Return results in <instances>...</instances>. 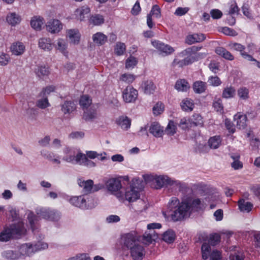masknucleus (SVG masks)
Listing matches in <instances>:
<instances>
[{"label":"nucleus","instance_id":"nucleus-29","mask_svg":"<svg viewBox=\"0 0 260 260\" xmlns=\"http://www.w3.org/2000/svg\"><path fill=\"white\" fill-rule=\"evenodd\" d=\"M6 20L9 24L15 26L21 22V18L18 14L13 12L10 13L7 15Z\"/></svg>","mask_w":260,"mask_h":260},{"label":"nucleus","instance_id":"nucleus-16","mask_svg":"<svg viewBox=\"0 0 260 260\" xmlns=\"http://www.w3.org/2000/svg\"><path fill=\"white\" fill-rule=\"evenodd\" d=\"M152 16L156 18H159L161 16L160 9L157 5H154L152 7L149 14L147 16V24L149 28H151L153 26V23L152 20Z\"/></svg>","mask_w":260,"mask_h":260},{"label":"nucleus","instance_id":"nucleus-63","mask_svg":"<svg viewBox=\"0 0 260 260\" xmlns=\"http://www.w3.org/2000/svg\"><path fill=\"white\" fill-rule=\"evenodd\" d=\"M221 31L224 34L228 36H236L237 35V33L235 30L228 27H222Z\"/></svg>","mask_w":260,"mask_h":260},{"label":"nucleus","instance_id":"nucleus-37","mask_svg":"<svg viewBox=\"0 0 260 260\" xmlns=\"http://www.w3.org/2000/svg\"><path fill=\"white\" fill-rule=\"evenodd\" d=\"M189 88L188 83L184 79L178 80L175 85V88L178 91H186Z\"/></svg>","mask_w":260,"mask_h":260},{"label":"nucleus","instance_id":"nucleus-46","mask_svg":"<svg viewBox=\"0 0 260 260\" xmlns=\"http://www.w3.org/2000/svg\"><path fill=\"white\" fill-rule=\"evenodd\" d=\"M90 23L94 25H100L104 22V18L102 15L99 14H95L92 15L89 19Z\"/></svg>","mask_w":260,"mask_h":260},{"label":"nucleus","instance_id":"nucleus-24","mask_svg":"<svg viewBox=\"0 0 260 260\" xmlns=\"http://www.w3.org/2000/svg\"><path fill=\"white\" fill-rule=\"evenodd\" d=\"M18 251L20 253V256L21 255L30 256L35 253L34 247H33L32 244L30 243L22 244L20 246Z\"/></svg>","mask_w":260,"mask_h":260},{"label":"nucleus","instance_id":"nucleus-33","mask_svg":"<svg viewBox=\"0 0 260 260\" xmlns=\"http://www.w3.org/2000/svg\"><path fill=\"white\" fill-rule=\"evenodd\" d=\"M116 122L123 129L129 128L131 124V120L127 116H124L118 117L116 120Z\"/></svg>","mask_w":260,"mask_h":260},{"label":"nucleus","instance_id":"nucleus-38","mask_svg":"<svg viewBox=\"0 0 260 260\" xmlns=\"http://www.w3.org/2000/svg\"><path fill=\"white\" fill-rule=\"evenodd\" d=\"M238 206L241 211L249 212L251 210L253 205L251 203L241 199L238 202Z\"/></svg>","mask_w":260,"mask_h":260},{"label":"nucleus","instance_id":"nucleus-30","mask_svg":"<svg viewBox=\"0 0 260 260\" xmlns=\"http://www.w3.org/2000/svg\"><path fill=\"white\" fill-rule=\"evenodd\" d=\"M44 23V19L40 16H34L30 21V25L36 30H40Z\"/></svg>","mask_w":260,"mask_h":260},{"label":"nucleus","instance_id":"nucleus-25","mask_svg":"<svg viewBox=\"0 0 260 260\" xmlns=\"http://www.w3.org/2000/svg\"><path fill=\"white\" fill-rule=\"evenodd\" d=\"M234 120L236 121V125L239 129L246 127L247 117L245 115L237 113L234 116Z\"/></svg>","mask_w":260,"mask_h":260},{"label":"nucleus","instance_id":"nucleus-34","mask_svg":"<svg viewBox=\"0 0 260 260\" xmlns=\"http://www.w3.org/2000/svg\"><path fill=\"white\" fill-rule=\"evenodd\" d=\"M34 71L36 75L40 78L47 76L50 73L48 68L43 66H37Z\"/></svg>","mask_w":260,"mask_h":260},{"label":"nucleus","instance_id":"nucleus-2","mask_svg":"<svg viewBox=\"0 0 260 260\" xmlns=\"http://www.w3.org/2000/svg\"><path fill=\"white\" fill-rule=\"evenodd\" d=\"M26 230L24 227L22 222H19L17 224H14L10 228L6 229L0 233V241L6 242L10 238H19L24 235Z\"/></svg>","mask_w":260,"mask_h":260},{"label":"nucleus","instance_id":"nucleus-21","mask_svg":"<svg viewBox=\"0 0 260 260\" xmlns=\"http://www.w3.org/2000/svg\"><path fill=\"white\" fill-rule=\"evenodd\" d=\"M180 206L181 204H180L179 200L178 199V198L174 197L171 198L168 204L167 208L168 212H170L169 215L171 216L172 219V215L174 213L175 211L177 210Z\"/></svg>","mask_w":260,"mask_h":260},{"label":"nucleus","instance_id":"nucleus-23","mask_svg":"<svg viewBox=\"0 0 260 260\" xmlns=\"http://www.w3.org/2000/svg\"><path fill=\"white\" fill-rule=\"evenodd\" d=\"M206 39L205 35L203 34H193L188 35L185 39V42L191 45L195 43L201 42Z\"/></svg>","mask_w":260,"mask_h":260},{"label":"nucleus","instance_id":"nucleus-19","mask_svg":"<svg viewBox=\"0 0 260 260\" xmlns=\"http://www.w3.org/2000/svg\"><path fill=\"white\" fill-rule=\"evenodd\" d=\"M70 203L72 205L80 208L86 209L88 208L86 199L83 196L71 198L70 200Z\"/></svg>","mask_w":260,"mask_h":260},{"label":"nucleus","instance_id":"nucleus-26","mask_svg":"<svg viewBox=\"0 0 260 260\" xmlns=\"http://www.w3.org/2000/svg\"><path fill=\"white\" fill-rule=\"evenodd\" d=\"M149 132L155 137H160L163 134L162 128L157 122H153L151 124Z\"/></svg>","mask_w":260,"mask_h":260},{"label":"nucleus","instance_id":"nucleus-59","mask_svg":"<svg viewBox=\"0 0 260 260\" xmlns=\"http://www.w3.org/2000/svg\"><path fill=\"white\" fill-rule=\"evenodd\" d=\"M164 110V105L161 103H157L153 108V112L155 115L160 114Z\"/></svg>","mask_w":260,"mask_h":260},{"label":"nucleus","instance_id":"nucleus-12","mask_svg":"<svg viewBox=\"0 0 260 260\" xmlns=\"http://www.w3.org/2000/svg\"><path fill=\"white\" fill-rule=\"evenodd\" d=\"M46 26L47 30L51 34L58 33L62 29V24L57 19L49 20Z\"/></svg>","mask_w":260,"mask_h":260},{"label":"nucleus","instance_id":"nucleus-31","mask_svg":"<svg viewBox=\"0 0 260 260\" xmlns=\"http://www.w3.org/2000/svg\"><path fill=\"white\" fill-rule=\"evenodd\" d=\"M76 109V105L72 101H65L61 105V110L64 114H70Z\"/></svg>","mask_w":260,"mask_h":260},{"label":"nucleus","instance_id":"nucleus-1","mask_svg":"<svg viewBox=\"0 0 260 260\" xmlns=\"http://www.w3.org/2000/svg\"><path fill=\"white\" fill-rule=\"evenodd\" d=\"M206 204L200 199L188 197L184 199L181 206L175 211L172 215L173 220L178 221L188 215L189 212L199 211L205 208Z\"/></svg>","mask_w":260,"mask_h":260},{"label":"nucleus","instance_id":"nucleus-39","mask_svg":"<svg viewBox=\"0 0 260 260\" xmlns=\"http://www.w3.org/2000/svg\"><path fill=\"white\" fill-rule=\"evenodd\" d=\"M162 240L168 243H173L176 238L175 232L172 230H169L162 235Z\"/></svg>","mask_w":260,"mask_h":260},{"label":"nucleus","instance_id":"nucleus-22","mask_svg":"<svg viewBox=\"0 0 260 260\" xmlns=\"http://www.w3.org/2000/svg\"><path fill=\"white\" fill-rule=\"evenodd\" d=\"M12 54L14 55H21L25 50V47L23 44L20 42L13 43L10 48Z\"/></svg>","mask_w":260,"mask_h":260},{"label":"nucleus","instance_id":"nucleus-53","mask_svg":"<svg viewBox=\"0 0 260 260\" xmlns=\"http://www.w3.org/2000/svg\"><path fill=\"white\" fill-rule=\"evenodd\" d=\"M192 123L190 119L186 118H182L179 123V126L182 129L185 130L192 126Z\"/></svg>","mask_w":260,"mask_h":260},{"label":"nucleus","instance_id":"nucleus-13","mask_svg":"<svg viewBox=\"0 0 260 260\" xmlns=\"http://www.w3.org/2000/svg\"><path fill=\"white\" fill-rule=\"evenodd\" d=\"M131 255L134 260H142L144 255V249L140 243L129 249Z\"/></svg>","mask_w":260,"mask_h":260},{"label":"nucleus","instance_id":"nucleus-57","mask_svg":"<svg viewBox=\"0 0 260 260\" xmlns=\"http://www.w3.org/2000/svg\"><path fill=\"white\" fill-rule=\"evenodd\" d=\"M32 246L34 247V251L36 252L38 251L47 249L48 248V244L42 241H38L35 245H32Z\"/></svg>","mask_w":260,"mask_h":260},{"label":"nucleus","instance_id":"nucleus-15","mask_svg":"<svg viewBox=\"0 0 260 260\" xmlns=\"http://www.w3.org/2000/svg\"><path fill=\"white\" fill-rule=\"evenodd\" d=\"M38 47L44 51L49 52L52 50L53 43L49 37H42L38 40Z\"/></svg>","mask_w":260,"mask_h":260},{"label":"nucleus","instance_id":"nucleus-27","mask_svg":"<svg viewBox=\"0 0 260 260\" xmlns=\"http://www.w3.org/2000/svg\"><path fill=\"white\" fill-rule=\"evenodd\" d=\"M41 153L42 156L52 161L54 164L59 165L61 162L60 160V156L53 152L43 150L41 152Z\"/></svg>","mask_w":260,"mask_h":260},{"label":"nucleus","instance_id":"nucleus-48","mask_svg":"<svg viewBox=\"0 0 260 260\" xmlns=\"http://www.w3.org/2000/svg\"><path fill=\"white\" fill-rule=\"evenodd\" d=\"M126 50V46L124 43L120 42H117L114 48V53L118 56H121L124 54Z\"/></svg>","mask_w":260,"mask_h":260},{"label":"nucleus","instance_id":"nucleus-35","mask_svg":"<svg viewBox=\"0 0 260 260\" xmlns=\"http://www.w3.org/2000/svg\"><path fill=\"white\" fill-rule=\"evenodd\" d=\"M215 52L225 59L233 60L234 59V57L231 53L223 47H219L216 48Z\"/></svg>","mask_w":260,"mask_h":260},{"label":"nucleus","instance_id":"nucleus-47","mask_svg":"<svg viewBox=\"0 0 260 260\" xmlns=\"http://www.w3.org/2000/svg\"><path fill=\"white\" fill-rule=\"evenodd\" d=\"M79 104L83 110H85L88 109V107L90 106L91 100L87 95H83L80 98Z\"/></svg>","mask_w":260,"mask_h":260},{"label":"nucleus","instance_id":"nucleus-4","mask_svg":"<svg viewBox=\"0 0 260 260\" xmlns=\"http://www.w3.org/2000/svg\"><path fill=\"white\" fill-rule=\"evenodd\" d=\"M63 152L64 154L62 157L63 160L72 164H79L82 154L80 151L67 147L63 149Z\"/></svg>","mask_w":260,"mask_h":260},{"label":"nucleus","instance_id":"nucleus-62","mask_svg":"<svg viewBox=\"0 0 260 260\" xmlns=\"http://www.w3.org/2000/svg\"><path fill=\"white\" fill-rule=\"evenodd\" d=\"M10 60V57L8 54L0 53V65L6 66Z\"/></svg>","mask_w":260,"mask_h":260},{"label":"nucleus","instance_id":"nucleus-41","mask_svg":"<svg viewBox=\"0 0 260 260\" xmlns=\"http://www.w3.org/2000/svg\"><path fill=\"white\" fill-rule=\"evenodd\" d=\"M84 110V112L83 115V118L86 121L91 120L96 117V111L92 107Z\"/></svg>","mask_w":260,"mask_h":260},{"label":"nucleus","instance_id":"nucleus-58","mask_svg":"<svg viewBox=\"0 0 260 260\" xmlns=\"http://www.w3.org/2000/svg\"><path fill=\"white\" fill-rule=\"evenodd\" d=\"M244 256L242 252H239L237 250L235 249L233 253H231L230 255V260H243Z\"/></svg>","mask_w":260,"mask_h":260},{"label":"nucleus","instance_id":"nucleus-6","mask_svg":"<svg viewBox=\"0 0 260 260\" xmlns=\"http://www.w3.org/2000/svg\"><path fill=\"white\" fill-rule=\"evenodd\" d=\"M36 213L39 217L50 221H58L60 217L59 212L49 208H37Z\"/></svg>","mask_w":260,"mask_h":260},{"label":"nucleus","instance_id":"nucleus-20","mask_svg":"<svg viewBox=\"0 0 260 260\" xmlns=\"http://www.w3.org/2000/svg\"><path fill=\"white\" fill-rule=\"evenodd\" d=\"M55 49L66 56L68 54V43L67 41L62 38H58L56 40L54 45Z\"/></svg>","mask_w":260,"mask_h":260},{"label":"nucleus","instance_id":"nucleus-40","mask_svg":"<svg viewBox=\"0 0 260 260\" xmlns=\"http://www.w3.org/2000/svg\"><path fill=\"white\" fill-rule=\"evenodd\" d=\"M206 83L201 81L195 82L193 85L194 91L197 93H202L206 89Z\"/></svg>","mask_w":260,"mask_h":260},{"label":"nucleus","instance_id":"nucleus-8","mask_svg":"<svg viewBox=\"0 0 260 260\" xmlns=\"http://www.w3.org/2000/svg\"><path fill=\"white\" fill-rule=\"evenodd\" d=\"M79 186L82 188V192L84 194H88L92 191H98L101 189L103 186L101 184L93 186V181L92 180L85 181L82 178L78 179Z\"/></svg>","mask_w":260,"mask_h":260},{"label":"nucleus","instance_id":"nucleus-43","mask_svg":"<svg viewBox=\"0 0 260 260\" xmlns=\"http://www.w3.org/2000/svg\"><path fill=\"white\" fill-rule=\"evenodd\" d=\"M249 91L245 87H240L237 90V95L241 100L246 101L249 98Z\"/></svg>","mask_w":260,"mask_h":260},{"label":"nucleus","instance_id":"nucleus-36","mask_svg":"<svg viewBox=\"0 0 260 260\" xmlns=\"http://www.w3.org/2000/svg\"><path fill=\"white\" fill-rule=\"evenodd\" d=\"M142 88L145 93L150 94L153 93L156 87L152 81L147 80L143 83Z\"/></svg>","mask_w":260,"mask_h":260},{"label":"nucleus","instance_id":"nucleus-9","mask_svg":"<svg viewBox=\"0 0 260 260\" xmlns=\"http://www.w3.org/2000/svg\"><path fill=\"white\" fill-rule=\"evenodd\" d=\"M140 188L135 185L132 184L129 188H126L125 192V200L129 202H133L140 197Z\"/></svg>","mask_w":260,"mask_h":260},{"label":"nucleus","instance_id":"nucleus-28","mask_svg":"<svg viewBox=\"0 0 260 260\" xmlns=\"http://www.w3.org/2000/svg\"><path fill=\"white\" fill-rule=\"evenodd\" d=\"M108 37L103 33L98 32L92 36L93 42L99 46H102L107 41Z\"/></svg>","mask_w":260,"mask_h":260},{"label":"nucleus","instance_id":"nucleus-11","mask_svg":"<svg viewBox=\"0 0 260 260\" xmlns=\"http://www.w3.org/2000/svg\"><path fill=\"white\" fill-rule=\"evenodd\" d=\"M151 44L161 53H164L165 55L170 54L174 51V49L171 46L168 44H165L159 41H152Z\"/></svg>","mask_w":260,"mask_h":260},{"label":"nucleus","instance_id":"nucleus-45","mask_svg":"<svg viewBox=\"0 0 260 260\" xmlns=\"http://www.w3.org/2000/svg\"><path fill=\"white\" fill-rule=\"evenodd\" d=\"M236 90L234 87L232 86H227L224 88L222 96L225 99H229L234 97L235 95Z\"/></svg>","mask_w":260,"mask_h":260},{"label":"nucleus","instance_id":"nucleus-14","mask_svg":"<svg viewBox=\"0 0 260 260\" xmlns=\"http://www.w3.org/2000/svg\"><path fill=\"white\" fill-rule=\"evenodd\" d=\"M106 186L109 191L112 193H114L120 189L121 183V181L118 179L111 178L107 181Z\"/></svg>","mask_w":260,"mask_h":260},{"label":"nucleus","instance_id":"nucleus-60","mask_svg":"<svg viewBox=\"0 0 260 260\" xmlns=\"http://www.w3.org/2000/svg\"><path fill=\"white\" fill-rule=\"evenodd\" d=\"M137 63V60L134 57H128L125 61V68L127 69L133 68Z\"/></svg>","mask_w":260,"mask_h":260},{"label":"nucleus","instance_id":"nucleus-10","mask_svg":"<svg viewBox=\"0 0 260 260\" xmlns=\"http://www.w3.org/2000/svg\"><path fill=\"white\" fill-rule=\"evenodd\" d=\"M122 96L124 101L126 103L134 102L138 97V91L132 86H127L123 90Z\"/></svg>","mask_w":260,"mask_h":260},{"label":"nucleus","instance_id":"nucleus-42","mask_svg":"<svg viewBox=\"0 0 260 260\" xmlns=\"http://www.w3.org/2000/svg\"><path fill=\"white\" fill-rule=\"evenodd\" d=\"M182 109L185 111H191L194 107L193 101L191 99H184L181 103Z\"/></svg>","mask_w":260,"mask_h":260},{"label":"nucleus","instance_id":"nucleus-49","mask_svg":"<svg viewBox=\"0 0 260 260\" xmlns=\"http://www.w3.org/2000/svg\"><path fill=\"white\" fill-rule=\"evenodd\" d=\"M80 159L81 160L78 164L79 165L85 166L89 168L94 167L95 166V164L93 161L89 160L86 155L83 153Z\"/></svg>","mask_w":260,"mask_h":260},{"label":"nucleus","instance_id":"nucleus-55","mask_svg":"<svg viewBox=\"0 0 260 260\" xmlns=\"http://www.w3.org/2000/svg\"><path fill=\"white\" fill-rule=\"evenodd\" d=\"M120 79L125 83H131L135 80V76L131 74L125 73L121 76Z\"/></svg>","mask_w":260,"mask_h":260},{"label":"nucleus","instance_id":"nucleus-5","mask_svg":"<svg viewBox=\"0 0 260 260\" xmlns=\"http://www.w3.org/2000/svg\"><path fill=\"white\" fill-rule=\"evenodd\" d=\"M121 243L124 248L129 249L139 244V238L137 232L132 231L124 234L121 238Z\"/></svg>","mask_w":260,"mask_h":260},{"label":"nucleus","instance_id":"nucleus-7","mask_svg":"<svg viewBox=\"0 0 260 260\" xmlns=\"http://www.w3.org/2000/svg\"><path fill=\"white\" fill-rule=\"evenodd\" d=\"M210 245V243L206 242L203 244L201 247L203 258L206 259L208 256H210V260H220V252L217 250H213L211 251Z\"/></svg>","mask_w":260,"mask_h":260},{"label":"nucleus","instance_id":"nucleus-51","mask_svg":"<svg viewBox=\"0 0 260 260\" xmlns=\"http://www.w3.org/2000/svg\"><path fill=\"white\" fill-rule=\"evenodd\" d=\"M192 125L196 126H202L204 123L203 119L201 115L199 114H194L190 118Z\"/></svg>","mask_w":260,"mask_h":260},{"label":"nucleus","instance_id":"nucleus-52","mask_svg":"<svg viewBox=\"0 0 260 260\" xmlns=\"http://www.w3.org/2000/svg\"><path fill=\"white\" fill-rule=\"evenodd\" d=\"M177 126L173 121L170 120L166 128V133L170 136L174 135L176 133Z\"/></svg>","mask_w":260,"mask_h":260},{"label":"nucleus","instance_id":"nucleus-61","mask_svg":"<svg viewBox=\"0 0 260 260\" xmlns=\"http://www.w3.org/2000/svg\"><path fill=\"white\" fill-rule=\"evenodd\" d=\"M220 240V236L218 234L211 235L209 240V243L212 245H215L218 244Z\"/></svg>","mask_w":260,"mask_h":260},{"label":"nucleus","instance_id":"nucleus-44","mask_svg":"<svg viewBox=\"0 0 260 260\" xmlns=\"http://www.w3.org/2000/svg\"><path fill=\"white\" fill-rule=\"evenodd\" d=\"M221 139L220 136H215L210 138L208 141L209 146L210 148L216 149L221 144Z\"/></svg>","mask_w":260,"mask_h":260},{"label":"nucleus","instance_id":"nucleus-3","mask_svg":"<svg viewBox=\"0 0 260 260\" xmlns=\"http://www.w3.org/2000/svg\"><path fill=\"white\" fill-rule=\"evenodd\" d=\"M154 180L156 184L157 188H161L164 186H170L176 187L181 189L186 186L185 183H183L179 180L172 179L165 175L156 176L154 178Z\"/></svg>","mask_w":260,"mask_h":260},{"label":"nucleus","instance_id":"nucleus-54","mask_svg":"<svg viewBox=\"0 0 260 260\" xmlns=\"http://www.w3.org/2000/svg\"><path fill=\"white\" fill-rule=\"evenodd\" d=\"M36 105L39 108L42 109H44L50 106L47 97L38 100Z\"/></svg>","mask_w":260,"mask_h":260},{"label":"nucleus","instance_id":"nucleus-32","mask_svg":"<svg viewBox=\"0 0 260 260\" xmlns=\"http://www.w3.org/2000/svg\"><path fill=\"white\" fill-rule=\"evenodd\" d=\"M2 256L8 259L15 260L20 257L18 250H7L2 253Z\"/></svg>","mask_w":260,"mask_h":260},{"label":"nucleus","instance_id":"nucleus-18","mask_svg":"<svg viewBox=\"0 0 260 260\" xmlns=\"http://www.w3.org/2000/svg\"><path fill=\"white\" fill-rule=\"evenodd\" d=\"M67 37L71 43L77 45L80 42L81 35L78 29H71L67 30Z\"/></svg>","mask_w":260,"mask_h":260},{"label":"nucleus","instance_id":"nucleus-50","mask_svg":"<svg viewBox=\"0 0 260 260\" xmlns=\"http://www.w3.org/2000/svg\"><path fill=\"white\" fill-rule=\"evenodd\" d=\"M231 158L234 160V161L231 164V166L235 170L240 169L243 167V164L239 160L240 156L238 154H232L231 155Z\"/></svg>","mask_w":260,"mask_h":260},{"label":"nucleus","instance_id":"nucleus-56","mask_svg":"<svg viewBox=\"0 0 260 260\" xmlns=\"http://www.w3.org/2000/svg\"><path fill=\"white\" fill-rule=\"evenodd\" d=\"M208 82L210 85L213 86H218L221 84L220 79L216 76L209 77L208 80Z\"/></svg>","mask_w":260,"mask_h":260},{"label":"nucleus","instance_id":"nucleus-64","mask_svg":"<svg viewBox=\"0 0 260 260\" xmlns=\"http://www.w3.org/2000/svg\"><path fill=\"white\" fill-rule=\"evenodd\" d=\"M69 260H91L88 254L82 253L71 258Z\"/></svg>","mask_w":260,"mask_h":260},{"label":"nucleus","instance_id":"nucleus-17","mask_svg":"<svg viewBox=\"0 0 260 260\" xmlns=\"http://www.w3.org/2000/svg\"><path fill=\"white\" fill-rule=\"evenodd\" d=\"M90 12V9L87 6H83L77 9L74 12L75 18L80 21L84 20L86 16Z\"/></svg>","mask_w":260,"mask_h":260}]
</instances>
